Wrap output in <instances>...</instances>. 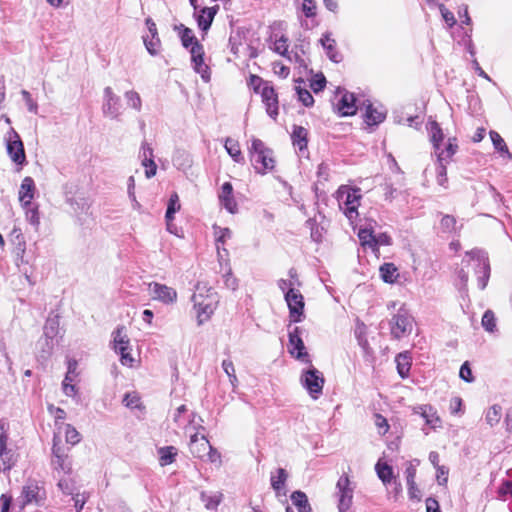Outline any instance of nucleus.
Returning a JSON list of instances; mask_svg holds the SVG:
<instances>
[{
    "label": "nucleus",
    "mask_w": 512,
    "mask_h": 512,
    "mask_svg": "<svg viewBox=\"0 0 512 512\" xmlns=\"http://www.w3.org/2000/svg\"><path fill=\"white\" fill-rule=\"evenodd\" d=\"M7 430L6 424L0 421V471L10 470L16 462L14 452L7 448Z\"/></svg>",
    "instance_id": "nucleus-10"
},
{
    "label": "nucleus",
    "mask_w": 512,
    "mask_h": 512,
    "mask_svg": "<svg viewBox=\"0 0 512 512\" xmlns=\"http://www.w3.org/2000/svg\"><path fill=\"white\" fill-rule=\"evenodd\" d=\"M23 208L25 209L26 220L33 226H37L39 224L38 208L32 203L28 207Z\"/></svg>",
    "instance_id": "nucleus-52"
},
{
    "label": "nucleus",
    "mask_w": 512,
    "mask_h": 512,
    "mask_svg": "<svg viewBox=\"0 0 512 512\" xmlns=\"http://www.w3.org/2000/svg\"><path fill=\"white\" fill-rule=\"evenodd\" d=\"M490 138L495 149L502 153H506L510 157L507 145L499 133H497L496 131H490Z\"/></svg>",
    "instance_id": "nucleus-50"
},
{
    "label": "nucleus",
    "mask_w": 512,
    "mask_h": 512,
    "mask_svg": "<svg viewBox=\"0 0 512 512\" xmlns=\"http://www.w3.org/2000/svg\"><path fill=\"white\" fill-rule=\"evenodd\" d=\"M291 501L297 507L298 512H312L306 494L302 491H295L291 494Z\"/></svg>",
    "instance_id": "nucleus-37"
},
{
    "label": "nucleus",
    "mask_w": 512,
    "mask_h": 512,
    "mask_svg": "<svg viewBox=\"0 0 512 512\" xmlns=\"http://www.w3.org/2000/svg\"><path fill=\"white\" fill-rule=\"evenodd\" d=\"M288 474L285 469L278 468L276 473L271 474V486L275 491H280L284 488Z\"/></svg>",
    "instance_id": "nucleus-39"
},
{
    "label": "nucleus",
    "mask_w": 512,
    "mask_h": 512,
    "mask_svg": "<svg viewBox=\"0 0 512 512\" xmlns=\"http://www.w3.org/2000/svg\"><path fill=\"white\" fill-rule=\"evenodd\" d=\"M339 495V512H346L352 504L353 490L349 487V479L347 476H341L337 485Z\"/></svg>",
    "instance_id": "nucleus-15"
},
{
    "label": "nucleus",
    "mask_w": 512,
    "mask_h": 512,
    "mask_svg": "<svg viewBox=\"0 0 512 512\" xmlns=\"http://www.w3.org/2000/svg\"><path fill=\"white\" fill-rule=\"evenodd\" d=\"M222 499L221 493L207 494L206 492L201 493V500L204 502L205 507L210 510H214L220 504Z\"/></svg>",
    "instance_id": "nucleus-43"
},
{
    "label": "nucleus",
    "mask_w": 512,
    "mask_h": 512,
    "mask_svg": "<svg viewBox=\"0 0 512 512\" xmlns=\"http://www.w3.org/2000/svg\"><path fill=\"white\" fill-rule=\"evenodd\" d=\"M16 238L20 239L16 248V264L19 270L28 278L32 270L30 267V260L25 258V242L23 241V237L20 233L17 234Z\"/></svg>",
    "instance_id": "nucleus-23"
},
{
    "label": "nucleus",
    "mask_w": 512,
    "mask_h": 512,
    "mask_svg": "<svg viewBox=\"0 0 512 512\" xmlns=\"http://www.w3.org/2000/svg\"><path fill=\"white\" fill-rule=\"evenodd\" d=\"M320 43L321 45L323 46V48L325 49L326 51V55L328 56V58L335 62V63H338L341 61L342 59V56L340 53H338L336 51V42L333 38H331V34L330 33H325L322 38L320 39Z\"/></svg>",
    "instance_id": "nucleus-28"
},
{
    "label": "nucleus",
    "mask_w": 512,
    "mask_h": 512,
    "mask_svg": "<svg viewBox=\"0 0 512 512\" xmlns=\"http://www.w3.org/2000/svg\"><path fill=\"white\" fill-rule=\"evenodd\" d=\"M326 85V79L323 74H317L311 81L310 87L311 89L317 93L324 89Z\"/></svg>",
    "instance_id": "nucleus-59"
},
{
    "label": "nucleus",
    "mask_w": 512,
    "mask_h": 512,
    "mask_svg": "<svg viewBox=\"0 0 512 512\" xmlns=\"http://www.w3.org/2000/svg\"><path fill=\"white\" fill-rule=\"evenodd\" d=\"M449 469L446 466L436 468V479L439 485L445 486L448 482Z\"/></svg>",
    "instance_id": "nucleus-60"
},
{
    "label": "nucleus",
    "mask_w": 512,
    "mask_h": 512,
    "mask_svg": "<svg viewBox=\"0 0 512 512\" xmlns=\"http://www.w3.org/2000/svg\"><path fill=\"white\" fill-rule=\"evenodd\" d=\"M81 441L80 433L71 425L66 424V443L75 445Z\"/></svg>",
    "instance_id": "nucleus-57"
},
{
    "label": "nucleus",
    "mask_w": 512,
    "mask_h": 512,
    "mask_svg": "<svg viewBox=\"0 0 512 512\" xmlns=\"http://www.w3.org/2000/svg\"><path fill=\"white\" fill-rule=\"evenodd\" d=\"M468 265L471 266L478 276V286L485 289L490 277V264L487 253L483 250L474 249L466 253Z\"/></svg>",
    "instance_id": "nucleus-5"
},
{
    "label": "nucleus",
    "mask_w": 512,
    "mask_h": 512,
    "mask_svg": "<svg viewBox=\"0 0 512 512\" xmlns=\"http://www.w3.org/2000/svg\"><path fill=\"white\" fill-rule=\"evenodd\" d=\"M209 446L210 443L205 436L199 437L197 433L191 435L190 451L195 457L204 459Z\"/></svg>",
    "instance_id": "nucleus-24"
},
{
    "label": "nucleus",
    "mask_w": 512,
    "mask_h": 512,
    "mask_svg": "<svg viewBox=\"0 0 512 512\" xmlns=\"http://www.w3.org/2000/svg\"><path fill=\"white\" fill-rule=\"evenodd\" d=\"M365 117L368 125H377L385 119L384 113L373 108L372 105H368Z\"/></svg>",
    "instance_id": "nucleus-44"
},
{
    "label": "nucleus",
    "mask_w": 512,
    "mask_h": 512,
    "mask_svg": "<svg viewBox=\"0 0 512 512\" xmlns=\"http://www.w3.org/2000/svg\"><path fill=\"white\" fill-rule=\"evenodd\" d=\"M375 471L377 473V476L382 481V483L387 486L388 484H391V482L396 479L393 473L392 466L388 465L385 462H382L379 460L375 465Z\"/></svg>",
    "instance_id": "nucleus-29"
},
{
    "label": "nucleus",
    "mask_w": 512,
    "mask_h": 512,
    "mask_svg": "<svg viewBox=\"0 0 512 512\" xmlns=\"http://www.w3.org/2000/svg\"><path fill=\"white\" fill-rule=\"evenodd\" d=\"M191 300L196 311L197 323L202 325L213 315L219 297L212 287H209L206 283H198Z\"/></svg>",
    "instance_id": "nucleus-2"
},
{
    "label": "nucleus",
    "mask_w": 512,
    "mask_h": 512,
    "mask_svg": "<svg viewBox=\"0 0 512 512\" xmlns=\"http://www.w3.org/2000/svg\"><path fill=\"white\" fill-rule=\"evenodd\" d=\"M501 417L502 408L501 406L495 404L487 409L485 414V421L489 426L493 427L500 422Z\"/></svg>",
    "instance_id": "nucleus-40"
},
{
    "label": "nucleus",
    "mask_w": 512,
    "mask_h": 512,
    "mask_svg": "<svg viewBox=\"0 0 512 512\" xmlns=\"http://www.w3.org/2000/svg\"><path fill=\"white\" fill-rule=\"evenodd\" d=\"M181 208L180 202H179V196L176 192L171 194L169 201H168V207L165 214V218L167 223L171 222L174 219V214L179 211Z\"/></svg>",
    "instance_id": "nucleus-41"
},
{
    "label": "nucleus",
    "mask_w": 512,
    "mask_h": 512,
    "mask_svg": "<svg viewBox=\"0 0 512 512\" xmlns=\"http://www.w3.org/2000/svg\"><path fill=\"white\" fill-rule=\"evenodd\" d=\"M131 348H123V350H115L120 355V362L123 366L133 367L135 359L130 353Z\"/></svg>",
    "instance_id": "nucleus-56"
},
{
    "label": "nucleus",
    "mask_w": 512,
    "mask_h": 512,
    "mask_svg": "<svg viewBox=\"0 0 512 512\" xmlns=\"http://www.w3.org/2000/svg\"><path fill=\"white\" fill-rule=\"evenodd\" d=\"M112 337V344L114 350H123V348L130 347V339L125 332L124 326L117 327L116 330L113 331Z\"/></svg>",
    "instance_id": "nucleus-31"
},
{
    "label": "nucleus",
    "mask_w": 512,
    "mask_h": 512,
    "mask_svg": "<svg viewBox=\"0 0 512 512\" xmlns=\"http://www.w3.org/2000/svg\"><path fill=\"white\" fill-rule=\"evenodd\" d=\"M413 317L407 309L401 307L390 320L391 335L395 339L408 336L413 329Z\"/></svg>",
    "instance_id": "nucleus-6"
},
{
    "label": "nucleus",
    "mask_w": 512,
    "mask_h": 512,
    "mask_svg": "<svg viewBox=\"0 0 512 512\" xmlns=\"http://www.w3.org/2000/svg\"><path fill=\"white\" fill-rule=\"evenodd\" d=\"M481 324L487 332L492 333L496 330V318L491 310L485 311Z\"/></svg>",
    "instance_id": "nucleus-48"
},
{
    "label": "nucleus",
    "mask_w": 512,
    "mask_h": 512,
    "mask_svg": "<svg viewBox=\"0 0 512 512\" xmlns=\"http://www.w3.org/2000/svg\"><path fill=\"white\" fill-rule=\"evenodd\" d=\"M358 237L364 247H369L373 252H375V235L371 229H360Z\"/></svg>",
    "instance_id": "nucleus-42"
},
{
    "label": "nucleus",
    "mask_w": 512,
    "mask_h": 512,
    "mask_svg": "<svg viewBox=\"0 0 512 512\" xmlns=\"http://www.w3.org/2000/svg\"><path fill=\"white\" fill-rule=\"evenodd\" d=\"M143 41L148 52L151 55H156L158 52V47L160 45L159 37L155 36V38H152V35H145L143 36Z\"/></svg>",
    "instance_id": "nucleus-51"
},
{
    "label": "nucleus",
    "mask_w": 512,
    "mask_h": 512,
    "mask_svg": "<svg viewBox=\"0 0 512 512\" xmlns=\"http://www.w3.org/2000/svg\"><path fill=\"white\" fill-rule=\"evenodd\" d=\"M249 154L252 166L257 173L264 175L274 170L276 165L274 152L262 140L252 138Z\"/></svg>",
    "instance_id": "nucleus-3"
},
{
    "label": "nucleus",
    "mask_w": 512,
    "mask_h": 512,
    "mask_svg": "<svg viewBox=\"0 0 512 512\" xmlns=\"http://www.w3.org/2000/svg\"><path fill=\"white\" fill-rule=\"evenodd\" d=\"M300 382L313 399H318L322 394L325 383L323 374L314 367L303 371Z\"/></svg>",
    "instance_id": "nucleus-7"
},
{
    "label": "nucleus",
    "mask_w": 512,
    "mask_h": 512,
    "mask_svg": "<svg viewBox=\"0 0 512 512\" xmlns=\"http://www.w3.org/2000/svg\"><path fill=\"white\" fill-rule=\"evenodd\" d=\"M262 101L265 104L267 114L276 119L278 116V97L273 87L264 84L261 91Z\"/></svg>",
    "instance_id": "nucleus-21"
},
{
    "label": "nucleus",
    "mask_w": 512,
    "mask_h": 512,
    "mask_svg": "<svg viewBox=\"0 0 512 512\" xmlns=\"http://www.w3.org/2000/svg\"><path fill=\"white\" fill-rule=\"evenodd\" d=\"M66 397H71L76 404L82 403L78 387L70 382H66Z\"/></svg>",
    "instance_id": "nucleus-58"
},
{
    "label": "nucleus",
    "mask_w": 512,
    "mask_h": 512,
    "mask_svg": "<svg viewBox=\"0 0 512 512\" xmlns=\"http://www.w3.org/2000/svg\"><path fill=\"white\" fill-rule=\"evenodd\" d=\"M218 5L212 7H204L200 10L199 14L196 16L197 23L199 28L206 32L210 28L213 19L218 11Z\"/></svg>",
    "instance_id": "nucleus-26"
},
{
    "label": "nucleus",
    "mask_w": 512,
    "mask_h": 512,
    "mask_svg": "<svg viewBox=\"0 0 512 512\" xmlns=\"http://www.w3.org/2000/svg\"><path fill=\"white\" fill-rule=\"evenodd\" d=\"M5 141L7 153L11 160L18 165H22L26 160V156L19 134L13 128H10L5 136Z\"/></svg>",
    "instance_id": "nucleus-8"
},
{
    "label": "nucleus",
    "mask_w": 512,
    "mask_h": 512,
    "mask_svg": "<svg viewBox=\"0 0 512 512\" xmlns=\"http://www.w3.org/2000/svg\"><path fill=\"white\" fill-rule=\"evenodd\" d=\"M427 129L429 132L430 141L432 142L435 151H438L440 144L444 139L443 131L439 124L434 120H430L428 122Z\"/></svg>",
    "instance_id": "nucleus-33"
},
{
    "label": "nucleus",
    "mask_w": 512,
    "mask_h": 512,
    "mask_svg": "<svg viewBox=\"0 0 512 512\" xmlns=\"http://www.w3.org/2000/svg\"><path fill=\"white\" fill-rule=\"evenodd\" d=\"M302 11L306 17H314L316 15V3L314 0H303Z\"/></svg>",
    "instance_id": "nucleus-62"
},
{
    "label": "nucleus",
    "mask_w": 512,
    "mask_h": 512,
    "mask_svg": "<svg viewBox=\"0 0 512 512\" xmlns=\"http://www.w3.org/2000/svg\"><path fill=\"white\" fill-rule=\"evenodd\" d=\"M48 410L55 418L56 430L54 431L53 444L50 465L52 468L53 476L57 479L58 487L62 488L63 481V465H64V445L62 442V409L55 408L52 404L48 405Z\"/></svg>",
    "instance_id": "nucleus-1"
},
{
    "label": "nucleus",
    "mask_w": 512,
    "mask_h": 512,
    "mask_svg": "<svg viewBox=\"0 0 512 512\" xmlns=\"http://www.w3.org/2000/svg\"><path fill=\"white\" fill-rule=\"evenodd\" d=\"M34 190L35 185L33 179L31 177H25L19 189V201L23 207H28L32 203Z\"/></svg>",
    "instance_id": "nucleus-25"
},
{
    "label": "nucleus",
    "mask_w": 512,
    "mask_h": 512,
    "mask_svg": "<svg viewBox=\"0 0 512 512\" xmlns=\"http://www.w3.org/2000/svg\"><path fill=\"white\" fill-rule=\"evenodd\" d=\"M222 368L224 372L229 377L230 383L232 386H236V383L238 382L237 376L235 374V368L234 364L230 360H223L222 362Z\"/></svg>",
    "instance_id": "nucleus-54"
},
{
    "label": "nucleus",
    "mask_w": 512,
    "mask_h": 512,
    "mask_svg": "<svg viewBox=\"0 0 512 512\" xmlns=\"http://www.w3.org/2000/svg\"><path fill=\"white\" fill-rule=\"evenodd\" d=\"M285 300L289 307L292 321L300 322L304 310V298L302 294L298 290L290 288V290L285 293Z\"/></svg>",
    "instance_id": "nucleus-14"
},
{
    "label": "nucleus",
    "mask_w": 512,
    "mask_h": 512,
    "mask_svg": "<svg viewBox=\"0 0 512 512\" xmlns=\"http://www.w3.org/2000/svg\"><path fill=\"white\" fill-rule=\"evenodd\" d=\"M413 413L420 415L425 420L426 425L430 428L436 429L441 427V419L433 406L429 404L415 406L413 407Z\"/></svg>",
    "instance_id": "nucleus-20"
},
{
    "label": "nucleus",
    "mask_w": 512,
    "mask_h": 512,
    "mask_svg": "<svg viewBox=\"0 0 512 512\" xmlns=\"http://www.w3.org/2000/svg\"><path fill=\"white\" fill-rule=\"evenodd\" d=\"M298 100L306 107H310L314 104V98L310 91L303 89L300 86L295 87Z\"/></svg>",
    "instance_id": "nucleus-49"
},
{
    "label": "nucleus",
    "mask_w": 512,
    "mask_h": 512,
    "mask_svg": "<svg viewBox=\"0 0 512 512\" xmlns=\"http://www.w3.org/2000/svg\"><path fill=\"white\" fill-rule=\"evenodd\" d=\"M447 164L438 163L436 164V181L439 186L444 189L448 188V178H447Z\"/></svg>",
    "instance_id": "nucleus-47"
},
{
    "label": "nucleus",
    "mask_w": 512,
    "mask_h": 512,
    "mask_svg": "<svg viewBox=\"0 0 512 512\" xmlns=\"http://www.w3.org/2000/svg\"><path fill=\"white\" fill-rule=\"evenodd\" d=\"M218 198L221 206H223L229 213L235 214L238 212V205L233 196V186L230 182L223 183Z\"/></svg>",
    "instance_id": "nucleus-22"
},
{
    "label": "nucleus",
    "mask_w": 512,
    "mask_h": 512,
    "mask_svg": "<svg viewBox=\"0 0 512 512\" xmlns=\"http://www.w3.org/2000/svg\"><path fill=\"white\" fill-rule=\"evenodd\" d=\"M21 95L23 97V100L28 108V110L32 113H37L38 105L37 103L32 99L31 94L26 91L22 90Z\"/></svg>",
    "instance_id": "nucleus-63"
},
{
    "label": "nucleus",
    "mask_w": 512,
    "mask_h": 512,
    "mask_svg": "<svg viewBox=\"0 0 512 512\" xmlns=\"http://www.w3.org/2000/svg\"><path fill=\"white\" fill-rule=\"evenodd\" d=\"M121 100L111 87H106L103 92L102 112L110 119H118L121 115Z\"/></svg>",
    "instance_id": "nucleus-11"
},
{
    "label": "nucleus",
    "mask_w": 512,
    "mask_h": 512,
    "mask_svg": "<svg viewBox=\"0 0 512 512\" xmlns=\"http://www.w3.org/2000/svg\"><path fill=\"white\" fill-rule=\"evenodd\" d=\"M440 226L443 232L451 233L456 230V219L452 215H444L441 219Z\"/></svg>",
    "instance_id": "nucleus-53"
},
{
    "label": "nucleus",
    "mask_w": 512,
    "mask_h": 512,
    "mask_svg": "<svg viewBox=\"0 0 512 512\" xmlns=\"http://www.w3.org/2000/svg\"><path fill=\"white\" fill-rule=\"evenodd\" d=\"M439 10L441 12V15H442L444 21L449 25V27L454 26L456 23L454 14L452 12H450L443 4L439 5Z\"/></svg>",
    "instance_id": "nucleus-64"
},
{
    "label": "nucleus",
    "mask_w": 512,
    "mask_h": 512,
    "mask_svg": "<svg viewBox=\"0 0 512 512\" xmlns=\"http://www.w3.org/2000/svg\"><path fill=\"white\" fill-rule=\"evenodd\" d=\"M159 463L162 467L175 461L177 449L174 446H165L158 449Z\"/></svg>",
    "instance_id": "nucleus-36"
},
{
    "label": "nucleus",
    "mask_w": 512,
    "mask_h": 512,
    "mask_svg": "<svg viewBox=\"0 0 512 512\" xmlns=\"http://www.w3.org/2000/svg\"><path fill=\"white\" fill-rule=\"evenodd\" d=\"M338 93L341 94L337 102L334 103V107L340 116H351L356 113L355 97L354 94L348 92H342L338 89Z\"/></svg>",
    "instance_id": "nucleus-19"
},
{
    "label": "nucleus",
    "mask_w": 512,
    "mask_h": 512,
    "mask_svg": "<svg viewBox=\"0 0 512 512\" xmlns=\"http://www.w3.org/2000/svg\"><path fill=\"white\" fill-rule=\"evenodd\" d=\"M124 97L129 107L133 108L138 112L141 111L142 100L138 92L134 90L127 91L125 92Z\"/></svg>",
    "instance_id": "nucleus-46"
},
{
    "label": "nucleus",
    "mask_w": 512,
    "mask_h": 512,
    "mask_svg": "<svg viewBox=\"0 0 512 512\" xmlns=\"http://www.w3.org/2000/svg\"><path fill=\"white\" fill-rule=\"evenodd\" d=\"M379 271L381 278L386 283H393L398 277L397 268L393 263H384Z\"/></svg>",
    "instance_id": "nucleus-38"
},
{
    "label": "nucleus",
    "mask_w": 512,
    "mask_h": 512,
    "mask_svg": "<svg viewBox=\"0 0 512 512\" xmlns=\"http://www.w3.org/2000/svg\"><path fill=\"white\" fill-rule=\"evenodd\" d=\"M360 199L361 191L358 188L341 186L337 191L339 207L350 221H353L358 216L357 208Z\"/></svg>",
    "instance_id": "nucleus-4"
},
{
    "label": "nucleus",
    "mask_w": 512,
    "mask_h": 512,
    "mask_svg": "<svg viewBox=\"0 0 512 512\" xmlns=\"http://www.w3.org/2000/svg\"><path fill=\"white\" fill-rule=\"evenodd\" d=\"M213 231L216 239L218 261L221 266L228 265V260L225 258L228 256V251L225 248L220 247V243L224 244L227 239L232 237V231L229 228H223L218 225H213Z\"/></svg>",
    "instance_id": "nucleus-17"
},
{
    "label": "nucleus",
    "mask_w": 512,
    "mask_h": 512,
    "mask_svg": "<svg viewBox=\"0 0 512 512\" xmlns=\"http://www.w3.org/2000/svg\"><path fill=\"white\" fill-rule=\"evenodd\" d=\"M272 50L284 57H287L290 61L292 60V57L288 51L287 37L282 35L279 39H276L273 43Z\"/></svg>",
    "instance_id": "nucleus-45"
},
{
    "label": "nucleus",
    "mask_w": 512,
    "mask_h": 512,
    "mask_svg": "<svg viewBox=\"0 0 512 512\" xmlns=\"http://www.w3.org/2000/svg\"><path fill=\"white\" fill-rule=\"evenodd\" d=\"M224 147L227 153L236 163H244V157L242 155L238 141L232 138H226Z\"/></svg>",
    "instance_id": "nucleus-35"
},
{
    "label": "nucleus",
    "mask_w": 512,
    "mask_h": 512,
    "mask_svg": "<svg viewBox=\"0 0 512 512\" xmlns=\"http://www.w3.org/2000/svg\"><path fill=\"white\" fill-rule=\"evenodd\" d=\"M307 136H308V131L306 128H304L302 126H297V125L293 126V130L291 133V139H292L293 145L295 147H298L299 150L306 149L307 143H308Z\"/></svg>",
    "instance_id": "nucleus-32"
},
{
    "label": "nucleus",
    "mask_w": 512,
    "mask_h": 512,
    "mask_svg": "<svg viewBox=\"0 0 512 512\" xmlns=\"http://www.w3.org/2000/svg\"><path fill=\"white\" fill-rule=\"evenodd\" d=\"M87 499H88V495L85 492L75 493V494H72V497L69 500V503L72 502L75 510L77 512H80L83 509V506L85 505Z\"/></svg>",
    "instance_id": "nucleus-55"
},
{
    "label": "nucleus",
    "mask_w": 512,
    "mask_h": 512,
    "mask_svg": "<svg viewBox=\"0 0 512 512\" xmlns=\"http://www.w3.org/2000/svg\"><path fill=\"white\" fill-rule=\"evenodd\" d=\"M142 166L145 167V176L149 179L156 175L157 165L155 164L153 157V149L146 142H142L139 152Z\"/></svg>",
    "instance_id": "nucleus-18"
},
{
    "label": "nucleus",
    "mask_w": 512,
    "mask_h": 512,
    "mask_svg": "<svg viewBox=\"0 0 512 512\" xmlns=\"http://www.w3.org/2000/svg\"><path fill=\"white\" fill-rule=\"evenodd\" d=\"M61 316L59 314L50 315L44 326V335L47 339L53 341L58 333L60 327Z\"/></svg>",
    "instance_id": "nucleus-30"
},
{
    "label": "nucleus",
    "mask_w": 512,
    "mask_h": 512,
    "mask_svg": "<svg viewBox=\"0 0 512 512\" xmlns=\"http://www.w3.org/2000/svg\"><path fill=\"white\" fill-rule=\"evenodd\" d=\"M181 41L185 48L189 46H193L194 42L197 41L192 33V30L189 28H185L181 34Z\"/></svg>",
    "instance_id": "nucleus-61"
},
{
    "label": "nucleus",
    "mask_w": 512,
    "mask_h": 512,
    "mask_svg": "<svg viewBox=\"0 0 512 512\" xmlns=\"http://www.w3.org/2000/svg\"><path fill=\"white\" fill-rule=\"evenodd\" d=\"M397 371L401 378H406L409 375L411 368V356L409 352L399 353L396 356Z\"/></svg>",
    "instance_id": "nucleus-34"
},
{
    "label": "nucleus",
    "mask_w": 512,
    "mask_h": 512,
    "mask_svg": "<svg viewBox=\"0 0 512 512\" xmlns=\"http://www.w3.org/2000/svg\"><path fill=\"white\" fill-rule=\"evenodd\" d=\"M296 351L297 359L309 362V356L305 351V346L301 338V330L299 327H294L292 330H289V352L294 355Z\"/></svg>",
    "instance_id": "nucleus-16"
},
{
    "label": "nucleus",
    "mask_w": 512,
    "mask_h": 512,
    "mask_svg": "<svg viewBox=\"0 0 512 512\" xmlns=\"http://www.w3.org/2000/svg\"><path fill=\"white\" fill-rule=\"evenodd\" d=\"M458 150V144L456 138H449L445 149L435 151L437 156V162L442 164H449L452 157Z\"/></svg>",
    "instance_id": "nucleus-27"
},
{
    "label": "nucleus",
    "mask_w": 512,
    "mask_h": 512,
    "mask_svg": "<svg viewBox=\"0 0 512 512\" xmlns=\"http://www.w3.org/2000/svg\"><path fill=\"white\" fill-rule=\"evenodd\" d=\"M149 293L153 300L170 305L177 301V292L174 288L158 282H151L148 285Z\"/></svg>",
    "instance_id": "nucleus-12"
},
{
    "label": "nucleus",
    "mask_w": 512,
    "mask_h": 512,
    "mask_svg": "<svg viewBox=\"0 0 512 512\" xmlns=\"http://www.w3.org/2000/svg\"><path fill=\"white\" fill-rule=\"evenodd\" d=\"M45 499V490L37 481L29 480L22 488L19 502L21 507L26 505H39Z\"/></svg>",
    "instance_id": "nucleus-9"
},
{
    "label": "nucleus",
    "mask_w": 512,
    "mask_h": 512,
    "mask_svg": "<svg viewBox=\"0 0 512 512\" xmlns=\"http://www.w3.org/2000/svg\"><path fill=\"white\" fill-rule=\"evenodd\" d=\"M190 53L195 72L201 76L203 81L209 82L211 74L209 67L204 63L203 46L198 41H195L190 49Z\"/></svg>",
    "instance_id": "nucleus-13"
}]
</instances>
